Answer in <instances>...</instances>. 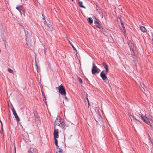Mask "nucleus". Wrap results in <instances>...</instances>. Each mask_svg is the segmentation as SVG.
Instances as JSON below:
<instances>
[{
    "label": "nucleus",
    "mask_w": 153,
    "mask_h": 153,
    "mask_svg": "<svg viewBox=\"0 0 153 153\" xmlns=\"http://www.w3.org/2000/svg\"><path fill=\"white\" fill-rule=\"evenodd\" d=\"M43 19H45V18H44V17H43Z\"/></svg>",
    "instance_id": "obj_30"
},
{
    "label": "nucleus",
    "mask_w": 153,
    "mask_h": 153,
    "mask_svg": "<svg viewBox=\"0 0 153 153\" xmlns=\"http://www.w3.org/2000/svg\"><path fill=\"white\" fill-rule=\"evenodd\" d=\"M45 24L46 25L48 28V29L50 30H52L53 29V27H52L51 23L49 21H44Z\"/></svg>",
    "instance_id": "obj_6"
},
{
    "label": "nucleus",
    "mask_w": 153,
    "mask_h": 153,
    "mask_svg": "<svg viewBox=\"0 0 153 153\" xmlns=\"http://www.w3.org/2000/svg\"><path fill=\"white\" fill-rule=\"evenodd\" d=\"M54 142L56 146H58L57 144L58 141L56 138H54Z\"/></svg>",
    "instance_id": "obj_19"
},
{
    "label": "nucleus",
    "mask_w": 153,
    "mask_h": 153,
    "mask_svg": "<svg viewBox=\"0 0 153 153\" xmlns=\"http://www.w3.org/2000/svg\"><path fill=\"white\" fill-rule=\"evenodd\" d=\"M28 33V31H25L26 44L27 45L31 46L33 43V37L30 36H28V34H27Z\"/></svg>",
    "instance_id": "obj_1"
},
{
    "label": "nucleus",
    "mask_w": 153,
    "mask_h": 153,
    "mask_svg": "<svg viewBox=\"0 0 153 153\" xmlns=\"http://www.w3.org/2000/svg\"><path fill=\"white\" fill-rule=\"evenodd\" d=\"M64 98L65 99V100H67L68 99V98L67 97H64Z\"/></svg>",
    "instance_id": "obj_27"
},
{
    "label": "nucleus",
    "mask_w": 153,
    "mask_h": 153,
    "mask_svg": "<svg viewBox=\"0 0 153 153\" xmlns=\"http://www.w3.org/2000/svg\"><path fill=\"white\" fill-rule=\"evenodd\" d=\"M64 124L62 121H61V119L60 117H58L56 118L55 120V125L62 126Z\"/></svg>",
    "instance_id": "obj_4"
},
{
    "label": "nucleus",
    "mask_w": 153,
    "mask_h": 153,
    "mask_svg": "<svg viewBox=\"0 0 153 153\" xmlns=\"http://www.w3.org/2000/svg\"><path fill=\"white\" fill-rule=\"evenodd\" d=\"M88 21L89 24H91L93 22L92 19L91 17L89 18Z\"/></svg>",
    "instance_id": "obj_15"
},
{
    "label": "nucleus",
    "mask_w": 153,
    "mask_h": 153,
    "mask_svg": "<svg viewBox=\"0 0 153 153\" xmlns=\"http://www.w3.org/2000/svg\"><path fill=\"white\" fill-rule=\"evenodd\" d=\"M129 116L131 120V121L136 120L137 121H138V120H137L134 117V116H132L130 114H129Z\"/></svg>",
    "instance_id": "obj_12"
},
{
    "label": "nucleus",
    "mask_w": 153,
    "mask_h": 153,
    "mask_svg": "<svg viewBox=\"0 0 153 153\" xmlns=\"http://www.w3.org/2000/svg\"><path fill=\"white\" fill-rule=\"evenodd\" d=\"M1 130H2V123H1Z\"/></svg>",
    "instance_id": "obj_28"
},
{
    "label": "nucleus",
    "mask_w": 153,
    "mask_h": 153,
    "mask_svg": "<svg viewBox=\"0 0 153 153\" xmlns=\"http://www.w3.org/2000/svg\"><path fill=\"white\" fill-rule=\"evenodd\" d=\"M8 71L10 73L13 74V70H12L11 69L8 68Z\"/></svg>",
    "instance_id": "obj_20"
},
{
    "label": "nucleus",
    "mask_w": 153,
    "mask_h": 153,
    "mask_svg": "<svg viewBox=\"0 0 153 153\" xmlns=\"http://www.w3.org/2000/svg\"><path fill=\"white\" fill-rule=\"evenodd\" d=\"M140 30L143 32H146V29L144 26H141L140 27Z\"/></svg>",
    "instance_id": "obj_14"
},
{
    "label": "nucleus",
    "mask_w": 153,
    "mask_h": 153,
    "mask_svg": "<svg viewBox=\"0 0 153 153\" xmlns=\"http://www.w3.org/2000/svg\"><path fill=\"white\" fill-rule=\"evenodd\" d=\"M142 90V91H143H143Z\"/></svg>",
    "instance_id": "obj_33"
},
{
    "label": "nucleus",
    "mask_w": 153,
    "mask_h": 153,
    "mask_svg": "<svg viewBox=\"0 0 153 153\" xmlns=\"http://www.w3.org/2000/svg\"><path fill=\"white\" fill-rule=\"evenodd\" d=\"M13 114L14 116L15 117L16 120L17 121H20V119L19 118L15 110H14V108L13 107L11 109Z\"/></svg>",
    "instance_id": "obj_8"
},
{
    "label": "nucleus",
    "mask_w": 153,
    "mask_h": 153,
    "mask_svg": "<svg viewBox=\"0 0 153 153\" xmlns=\"http://www.w3.org/2000/svg\"><path fill=\"white\" fill-rule=\"evenodd\" d=\"M72 47L73 48V49L74 50H75L76 51V54H77V51L76 49L75 48V47H74V46H73V44H71V45Z\"/></svg>",
    "instance_id": "obj_23"
},
{
    "label": "nucleus",
    "mask_w": 153,
    "mask_h": 153,
    "mask_svg": "<svg viewBox=\"0 0 153 153\" xmlns=\"http://www.w3.org/2000/svg\"><path fill=\"white\" fill-rule=\"evenodd\" d=\"M141 87L144 90H145V88L144 87H145V86L144 84H142V85H141Z\"/></svg>",
    "instance_id": "obj_24"
},
{
    "label": "nucleus",
    "mask_w": 153,
    "mask_h": 153,
    "mask_svg": "<svg viewBox=\"0 0 153 153\" xmlns=\"http://www.w3.org/2000/svg\"><path fill=\"white\" fill-rule=\"evenodd\" d=\"M104 71H102L100 74V76L102 79L105 81L107 79V76L106 74L104 73Z\"/></svg>",
    "instance_id": "obj_9"
},
{
    "label": "nucleus",
    "mask_w": 153,
    "mask_h": 153,
    "mask_svg": "<svg viewBox=\"0 0 153 153\" xmlns=\"http://www.w3.org/2000/svg\"><path fill=\"white\" fill-rule=\"evenodd\" d=\"M78 79H79V82L80 83H82V79L79 77H78Z\"/></svg>",
    "instance_id": "obj_22"
},
{
    "label": "nucleus",
    "mask_w": 153,
    "mask_h": 153,
    "mask_svg": "<svg viewBox=\"0 0 153 153\" xmlns=\"http://www.w3.org/2000/svg\"><path fill=\"white\" fill-rule=\"evenodd\" d=\"M34 152V149L33 148H30V149L28 151V153H33Z\"/></svg>",
    "instance_id": "obj_16"
},
{
    "label": "nucleus",
    "mask_w": 153,
    "mask_h": 153,
    "mask_svg": "<svg viewBox=\"0 0 153 153\" xmlns=\"http://www.w3.org/2000/svg\"><path fill=\"white\" fill-rule=\"evenodd\" d=\"M102 65L104 67V68L105 69L106 74H107V73H108L109 71V69L108 65H107L106 63L105 62H103Z\"/></svg>",
    "instance_id": "obj_10"
},
{
    "label": "nucleus",
    "mask_w": 153,
    "mask_h": 153,
    "mask_svg": "<svg viewBox=\"0 0 153 153\" xmlns=\"http://www.w3.org/2000/svg\"><path fill=\"white\" fill-rule=\"evenodd\" d=\"M1 52V50H0V52Z\"/></svg>",
    "instance_id": "obj_35"
},
{
    "label": "nucleus",
    "mask_w": 153,
    "mask_h": 153,
    "mask_svg": "<svg viewBox=\"0 0 153 153\" xmlns=\"http://www.w3.org/2000/svg\"><path fill=\"white\" fill-rule=\"evenodd\" d=\"M36 66L37 71L38 73H39V71L40 70V68L38 66L37 64H36Z\"/></svg>",
    "instance_id": "obj_21"
},
{
    "label": "nucleus",
    "mask_w": 153,
    "mask_h": 153,
    "mask_svg": "<svg viewBox=\"0 0 153 153\" xmlns=\"http://www.w3.org/2000/svg\"><path fill=\"white\" fill-rule=\"evenodd\" d=\"M72 0V1H73V0Z\"/></svg>",
    "instance_id": "obj_34"
},
{
    "label": "nucleus",
    "mask_w": 153,
    "mask_h": 153,
    "mask_svg": "<svg viewBox=\"0 0 153 153\" xmlns=\"http://www.w3.org/2000/svg\"><path fill=\"white\" fill-rule=\"evenodd\" d=\"M22 5L20 6L19 7H16V9L19 10L21 13V11H20V10L22 9Z\"/></svg>",
    "instance_id": "obj_17"
},
{
    "label": "nucleus",
    "mask_w": 153,
    "mask_h": 153,
    "mask_svg": "<svg viewBox=\"0 0 153 153\" xmlns=\"http://www.w3.org/2000/svg\"><path fill=\"white\" fill-rule=\"evenodd\" d=\"M93 68L92 69L91 72L93 74L95 73L98 74L100 71V70L95 65L94 62L92 64Z\"/></svg>",
    "instance_id": "obj_3"
},
{
    "label": "nucleus",
    "mask_w": 153,
    "mask_h": 153,
    "mask_svg": "<svg viewBox=\"0 0 153 153\" xmlns=\"http://www.w3.org/2000/svg\"><path fill=\"white\" fill-rule=\"evenodd\" d=\"M87 96H88V94H86V99L87 100H88V99Z\"/></svg>",
    "instance_id": "obj_26"
},
{
    "label": "nucleus",
    "mask_w": 153,
    "mask_h": 153,
    "mask_svg": "<svg viewBox=\"0 0 153 153\" xmlns=\"http://www.w3.org/2000/svg\"><path fill=\"white\" fill-rule=\"evenodd\" d=\"M82 4L83 3L81 1H80L78 2V5L80 7L83 8H85V7L82 5Z\"/></svg>",
    "instance_id": "obj_13"
},
{
    "label": "nucleus",
    "mask_w": 153,
    "mask_h": 153,
    "mask_svg": "<svg viewBox=\"0 0 153 153\" xmlns=\"http://www.w3.org/2000/svg\"><path fill=\"white\" fill-rule=\"evenodd\" d=\"M0 122H1H1L0 120Z\"/></svg>",
    "instance_id": "obj_31"
},
{
    "label": "nucleus",
    "mask_w": 153,
    "mask_h": 153,
    "mask_svg": "<svg viewBox=\"0 0 153 153\" xmlns=\"http://www.w3.org/2000/svg\"><path fill=\"white\" fill-rule=\"evenodd\" d=\"M58 134V130L57 129L55 130L53 132V135L54 138H58L59 137Z\"/></svg>",
    "instance_id": "obj_11"
},
{
    "label": "nucleus",
    "mask_w": 153,
    "mask_h": 153,
    "mask_svg": "<svg viewBox=\"0 0 153 153\" xmlns=\"http://www.w3.org/2000/svg\"><path fill=\"white\" fill-rule=\"evenodd\" d=\"M102 16V17H103V16Z\"/></svg>",
    "instance_id": "obj_32"
},
{
    "label": "nucleus",
    "mask_w": 153,
    "mask_h": 153,
    "mask_svg": "<svg viewBox=\"0 0 153 153\" xmlns=\"http://www.w3.org/2000/svg\"><path fill=\"white\" fill-rule=\"evenodd\" d=\"M68 41L69 43L70 44V45H71V44H72V42L70 41L69 39H68Z\"/></svg>",
    "instance_id": "obj_25"
},
{
    "label": "nucleus",
    "mask_w": 153,
    "mask_h": 153,
    "mask_svg": "<svg viewBox=\"0 0 153 153\" xmlns=\"http://www.w3.org/2000/svg\"><path fill=\"white\" fill-rule=\"evenodd\" d=\"M140 117L142 118V120L146 123L149 125H151L150 122L149 121L148 119L145 116H142L141 115L139 114Z\"/></svg>",
    "instance_id": "obj_7"
},
{
    "label": "nucleus",
    "mask_w": 153,
    "mask_h": 153,
    "mask_svg": "<svg viewBox=\"0 0 153 153\" xmlns=\"http://www.w3.org/2000/svg\"><path fill=\"white\" fill-rule=\"evenodd\" d=\"M117 22L119 24V27L121 31L123 33L125 32L126 30L124 25L123 22L122 21L121 18L119 17L117 19Z\"/></svg>",
    "instance_id": "obj_2"
},
{
    "label": "nucleus",
    "mask_w": 153,
    "mask_h": 153,
    "mask_svg": "<svg viewBox=\"0 0 153 153\" xmlns=\"http://www.w3.org/2000/svg\"><path fill=\"white\" fill-rule=\"evenodd\" d=\"M57 149H58V152H56V153H62V149L58 147Z\"/></svg>",
    "instance_id": "obj_18"
},
{
    "label": "nucleus",
    "mask_w": 153,
    "mask_h": 153,
    "mask_svg": "<svg viewBox=\"0 0 153 153\" xmlns=\"http://www.w3.org/2000/svg\"><path fill=\"white\" fill-rule=\"evenodd\" d=\"M88 101V105H89V101L88 100H87Z\"/></svg>",
    "instance_id": "obj_29"
},
{
    "label": "nucleus",
    "mask_w": 153,
    "mask_h": 153,
    "mask_svg": "<svg viewBox=\"0 0 153 153\" xmlns=\"http://www.w3.org/2000/svg\"><path fill=\"white\" fill-rule=\"evenodd\" d=\"M59 92L62 95H65L66 92L65 89L63 86L61 85L58 88Z\"/></svg>",
    "instance_id": "obj_5"
}]
</instances>
